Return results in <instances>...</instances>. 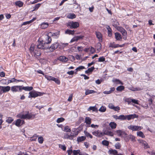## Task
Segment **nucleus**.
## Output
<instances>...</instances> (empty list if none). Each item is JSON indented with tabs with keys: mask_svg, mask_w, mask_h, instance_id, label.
I'll list each match as a JSON object with an SVG mask.
<instances>
[{
	"mask_svg": "<svg viewBox=\"0 0 155 155\" xmlns=\"http://www.w3.org/2000/svg\"><path fill=\"white\" fill-rule=\"evenodd\" d=\"M0 89L3 93H6L8 92L11 89V87L9 86H0Z\"/></svg>",
	"mask_w": 155,
	"mask_h": 155,
	"instance_id": "11",
	"label": "nucleus"
},
{
	"mask_svg": "<svg viewBox=\"0 0 155 155\" xmlns=\"http://www.w3.org/2000/svg\"><path fill=\"white\" fill-rule=\"evenodd\" d=\"M80 151H81L80 150H74L73 151V153L74 155H78L79 153H80Z\"/></svg>",
	"mask_w": 155,
	"mask_h": 155,
	"instance_id": "62",
	"label": "nucleus"
},
{
	"mask_svg": "<svg viewBox=\"0 0 155 155\" xmlns=\"http://www.w3.org/2000/svg\"><path fill=\"white\" fill-rule=\"evenodd\" d=\"M105 58L104 56H102L98 58V62H103L105 61Z\"/></svg>",
	"mask_w": 155,
	"mask_h": 155,
	"instance_id": "60",
	"label": "nucleus"
},
{
	"mask_svg": "<svg viewBox=\"0 0 155 155\" xmlns=\"http://www.w3.org/2000/svg\"><path fill=\"white\" fill-rule=\"evenodd\" d=\"M59 147L62 149L63 150H66V147L64 145L59 144Z\"/></svg>",
	"mask_w": 155,
	"mask_h": 155,
	"instance_id": "64",
	"label": "nucleus"
},
{
	"mask_svg": "<svg viewBox=\"0 0 155 155\" xmlns=\"http://www.w3.org/2000/svg\"><path fill=\"white\" fill-rule=\"evenodd\" d=\"M110 90L109 91H104L103 93L105 94H109L113 92L115 90V88L114 87H111Z\"/></svg>",
	"mask_w": 155,
	"mask_h": 155,
	"instance_id": "31",
	"label": "nucleus"
},
{
	"mask_svg": "<svg viewBox=\"0 0 155 155\" xmlns=\"http://www.w3.org/2000/svg\"><path fill=\"white\" fill-rule=\"evenodd\" d=\"M52 81H54L56 84L58 85L60 84L61 83L59 79L54 77Z\"/></svg>",
	"mask_w": 155,
	"mask_h": 155,
	"instance_id": "52",
	"label": "nucleus"
},
{
	"mask_svg": "<svg viewBox=\"0 0 155 155\" xmlns=\"http://www.w3.org/2000/svg\"><path fill=\"white\" fill-rule=\"evenodd\" d=\"M45 39L46 40L44 41L45 44L49 45L48 44L51 42V38L50 36L49 35L48 33L46 35V36Z\"/></svg>",
	"mask_w": 155,
	"mask_h": 155,
	"instance_id": "13",
	"label": "nucleus"
},
{
	"mask_svg": "<svg viewBox=\"0 0 155 155\" xmlns=\"http://www.w3.org/2000/svg\"><path fill=\"white\" fill-rule=\"evenodd\" d=\"M64 120V118L63 117H60L57 119L56 122L57 123H60L63 122Z\"/></svg>",
	"mask_w": 155,
	"mask_h": 155,
	"instance_id": "57",
	"label": "nucleus"
},
{
	"mask_svg": "<svg viewBox=\"0 0 155 155\" xmlns=\"http://www.w3.org/2000/svg\"><path fill=\"white\" fill-rule=\"evenodd\" d=\"M21 120L20 119H18L15 121V124L17 127H19L21 126Z\"/></svg>",
	"mask_w": 155,
	"mask_h": 155,
	"instance_id": "41",
	"label": "nucleus"
},
{
	"mask_svg": "<svg viewBox=\"0 0 155 155\" xmlns=\"http://www.w3.org/2000/svg\"><path fill=\"white\" fill-rule=\"evenodd\" d=\"M39 44L37 45V48H38V49H47L48 48L49 45H48L46 44H45L43 40L40 41V39L39 38L38 40Z\"/></svg>",
	"mask_w": 155,
	"mask_h": 155,
	"instance_id": "4",
	"label": "nucleus"
},
{
	"mask_svg": "<svg viewBox=\"0 0 155 155\" xmlns=\"http://www.w3.org/2000/svg\"><path fill=\"white\" fill-rule=\"evenodd\" d=\"M58 60L63 62L66 63L68 61V58L64 56H61L59 57Z\"/></svg>",
	"mask_w": 155,
	"mask_h": 155,
	"instance_id": "22",
	"label": "nucleus"
},
{
	"mask_svg": "<svg viewBox=\"0 0 155 155\" xmlns=\"http://www.w3.org/2000/svg\"><path fill=\"white\" fill-rule=\"evenodd\" d=\"M112 81L117 85L121 84L123 85V83L118 79L114 78L112 80Z\"/></svg>",
	"mask_w": 155,
	"mask_h": 155,
	"instance_id": "24",
	"label": "nucleus"
},
{
	"mask_svg": "<svg viewBox=\"0 0 155 155\" xmlns=\"http://www.w3.org/2000/svg\"><path fill=\"white\" fill-rule=\"evenodd\" d=\"M125 87L123 86L120 85L117 87L116 89L118 92H121L124 90Z\"/></svg>",
	"mask_w": 155,
	"mask_h": 155,
	"instance_id": "37",
	"label": "nucleus"
},
{
	"mask_svg": "<svg viewBox=\"0 0 155 155\" xmlns=\"http://www.w3.org/2000/svg\"><path fill=\"white\" fill-rule=\"evenodd\" d=\"M127 101L129 103L132 102L135 104H138V100H136L135 99H131L128 98L127 99Z\"/></svg>",
	"mask_w": 155,
	"mask_h": 155,
	"instance_id": "25",
	"label": "nucleus"
},
{
	"mask_svg": "<svg viewBox=\"0 0 155 155\" xmlns=\"http://www.w3.org/2000/svg\"><path fill=\"white\" fill-rule=\"evenodd\" d=\"M38 97V93L37 91H30L29 93V95L28 96V98H35Z\"/></svg>",
	"mask_w": 155,
	"mask_h": 155,
	"instance_id": "9",
	"label": "nucleus"
},
{
	"mask_svg": "<svg viewBox=\"0 0 155 155\" xmlns=\"http://www.w3.org/2000/svg\"><path fill=\"white\" fill-rule=\"evenodd\" d=\"M63 130L66 132H70L71 131V129L69 127L68 125H66L64 126V129Z\"/></svg>",
	"mask_w": 155,
	"mask_h": 155,
	"instance_id": "36",
	"label": "nucleus"
},
{
	"mask_svg": "<svg viewBox=\"0 0 155 155\" xmlns=\"http://www.w3.org/2000/svg\"><path fill=\"white\" fill-rule=\"evenodd\" d=\"M38 137V135H37L36 134H34L32 137H30V140L31 141H36L37 138Z\"/></svg>",
	"mask_w": 155,
	"mask_h": 155,
	"instance_id": "29",
	"label": "nucleus"
},
{
	"mask_svg": "<svg viewBox=\"0 0 155 155\" xmlns=\"http://www.w3.org/2000/svg\"><path fill=\"white\" fill-rule=\"evenodd\" d=\"M138 115L135 114H129L124 116V115H121L118 116L119 120H123L127 119L129 120L131 119H134L138 117Z\"/></svg>",
	"mask_w": 155,
	"mask_h": 155,
	"instance_id": "3",
	"label": "nucleus"
},
{
	"mask_svg": "<svg viewBox=\"0 0 155 155\" xmlns=\"http://www.w3.org/2000/svg\"><path fill=\"white\" fill-rule=\"evenodd\" d=\"M89 51L92 54H93L95 52V49L92 47H89Z\"/></svg>",
	"mask_w": 155,
	"mask_h": 155,
	"instance_id": "61",
	"label": "nucleus"
},
{
	"mask_svg": "<svg viewBox=\"0 0 155 155\" xmlns=\"http://www.w3.org/2000/svg\"><path fill=\"white\" fill-rule=\"evenodd\" d=\"M108 107L110 109H113L115 111L117 112L120 110V107L118 106L115 107L112 103H110L108 105Z\"/></svg>",
	"mask_w": 155,
	"mask_h": 155,
	"instance_id": "12",
	"label": "nucleus"
},
{
	"mask_svg": "<svg viewBox=\"0 0 155 155\" xmlns=\"http://www.w3.org/2000/svg\"><path fill=\"white\" fill-rule=\"evenodd\" d=\"M26 114H25L20 113L18 114L17 117L23 119H32L35 118V114H32L31 113H29V112H26Z\"/></svg>",
	"mask_w": 155,
	"mask_h": 155,
	"instance_id": "2",
	"label": "nucleus"
},
{
	"mask_svg": "<svg viewBox=\"0 0 155 155\" xmlns=\"http://www.w3.org/2000/svg\"><path fill=\"white\" fill-rule=\"evenodd\" d=\"M84 133L85 135V136L87 137H89L90 138L92 139L93 138L92 136L88 132L86 131H84Z\"/></svg>",
	"mask_w": 155,
	"mask_h": 155,
	"instance_id": "53",
	"label": "nucleus"
},
{
	"mask_svg": "<svg viewBox=\"0 0 155 155\" xmlns=\"http://www.w3.org/2000/svg\"><path fill=\"white\" fill-rule=\"evenodd\" d=\"M48 33L50 36L54 37L55 38H58V35L57 33H52L49 32Z\"/></svg>",
	"mask_w": 155,
	"mask_h": 155,
	"instance_id": "39",
	"label": "nucleus"
},
{
	"mask_svg": "<svg viewBox=\"0 0 155 155\" xmlns=\"http://www.w3.org/2000/svg\"><path fill=\"white\" fill-rule=\"evenodd\" d=\"M140 142L142 144L145 149H147L150 148V147L148 145V143L145 141L143 140H140Z\"/></svg>",
	"mask_w": 155,
	"mask_h": 155,
	"instance_id": "23",
	"label": "nucleus"
},
{
	"mask_svg": "<svg viewBox=\"0 0 155 155\" xmlns=\"http://www.w3.org/2000/svg\"><path fill=\"white\" fill-rule=\"evenodd\" d=\"M109 152L110 154H113L114 155H116L118 153V152L117 150L112 149L110 150Z\"/></svg>",
	"mask_w": 155,
	"mask_h": 155,
	"instance_id": "38",
	"label": "nucleus"
},
{
	"mask_svg": "<svg viewBox=\"0 0 155 155\" xmlns=\"http://www.w3.org/2000/svg\"><path fill=\"white\" fill-rule=\"evenodd\" d=\"M78 40L77 36L74 37L71 40V42H72L74 41H77Z\"/></svg>",
	"mask_w": 155,
	"mask_h": 155,
	"instance_id": "63",
	"label": "nucleus"
},
{
	"mask_svg": "<svg viewBox=\"0 0 155 155\" xmlns=\"http://www.w3.org/2000/svg\"><path fill=\"white\" fill-rule=\"evenodd\" d=\"M102 144L104 146H108L109 145V142L106 140H103L102 142Z\"/></svg>",
	"mask_w": 155,
	"mask_h": 155,
	"instance_id": "56",
	"label": "nucleus"
},
{
	"mask_svg": "<svg viewBox=\"0 0 155 155\" xmlns=\"http://www.w3.org/2000/svg\"><path fill=\"white\" fill-rule=\"evenodd\" d=\"M96 35L97 38L98 39L100 42L102 41V34L99 32H96Z\"/></svg>",
	"mask_w": 155,
	"mask_h": 155,
	"instance_id": "20",
	"label": "nucleus"
},
{
	"mask_svg": "<svg viewBox=\"0 0 155 155\" xmlns=\"http://www.w3.org/2000/svg\"><path fill=\"white\" fill-rule=\"evenodd\" d=\"M124 46V44H123L122 45H119L118 44H110V47L114 48H116L119 47H122Z\"/></svg>",
	"mask_w": 155,
	"mask_h": 155,
	"instance_id": "26",
	"label": "nucleus"
},
{
	"mask_svg": "<svg viewBox=\"0 0 155 155\" xmlns=\"http://www.w3.org/2000/svg\"><path fill=\"white\" fill-rule=\"evenodd\" d=\"M23 4V3L20 1H17L15 2V5L18 6L19 7H22Z\"/></svg>",
	"mask_w": 155,
	"mask_h": 155,
	"instance_id": "40",
	"label": "nucleus"
},
{
	"mask_svg": "<svg viewBox=\"0 0 155 155\" xmlns=\"http://www.w3.org/2000/svg\"><path fill=\"white\" fill-rule=\"evenodd\" d=\"M59 46V44L57 42L54 43L52 44L48 48L51 52H52L57 48Z\"/></svg>",
	"mask_w": 155,
	"mask_h": 155,
	"instance_id": "10",
	"label": "nucleus"
},
{
	"mask_svg": "<svg viewBox=\"0 0 155 155\" xmlns=\"http://www.w3.org/2000/svg\"><path fill=\"white\" fill-rule=\"evenodd\" d=\"M85 122L87 124L90 125L91 123V119L89 117H86L85 119Z\"/></svg>",
	"mask_w": 155,
	"mask_h": 155,
	"instance_id": "28",
	"label": "nucleus"
},
{
	"mask_svg": "<svg viewBox=\"0 0 155 155\" xmlns=\"http://www.w3.org/2000/svg\"><path fill=\"white\" fill-rule=\"evenodd\" d=\"M128 128L132 131H137L142 129L143 127H140L138 126L131 125L128 126Z\"/></svg>",
	"mask_w": 155,
	"mask_h": 155,
	"instance_id": "8",
	"label": "nucleus"
},
{
	"mask_svg": "<svg viewBox=\"0 0 155 155\" xmlns=\"http://www.w3.org/2000/svg\"><path fill=\"white\" fill-rule=\"evenodd\" d=\"M72 137L74 139V137H76L78 134V131L77 130V129L76 128H73L72 129V131L71 133Z\"/></svg>",
	"mask_w": 155,
	"mask_h": 155,
	"instance_id": "15",
	"label": "nucleus"
},
{
	"mask_svg": "<svg viewBox=\"0 0 155 155\" xmlns=\"http://www.w3.org/2000/svg\"><path fill=\"white\" fill-rule=\"evenodd\" d=\"M117 29L118 31H120L121 33L123 32L124 31H125L126 30L120 26H118V27L117 28Z\"/></svg>",
	"mask_w": 155,
	"mask_h": 155,
	"instance_id": "58",
	"label": "nucleus"
},
{
	"mask_svg": "<svg viewBox=\"0 0 155 155\" xmlns=\"http://www.w3.org/2000/svg\"><path fill=\"white\" fill-rule=\"evenodd\" d=\"M106 110V108L105 106H102L99 109V111L101 112H104Z\"/></svg>",
	"mask_w": 155,
	"mask_h": 155,
	"instance_id": "51",
	"label": "nucleus"
},
{
	"mask_svg": "<svg viewBox=\"0 0 155 155\" xmlns=\"http://www.w3.org/2000/svg\"><path fill=\"white\" fill-rule=\"evenodd\" d=\"M115 132L117 134V135L119 137H123L124 135L126 134V132L121 130H117Z\"/></svg>",
	"mask_w": 155,
	"mask_h": 155,
	"instance_id": "14",
	"label": "nucleus"
},
{
	"mask_svg": "<svg viewBox=\"0 0 155 155\" xmlns=\"http://www.w3.org/2000/svg\"><path fill=\"white\" fill-rule=\"evenodd\" d=\"M86 137L84 136L78 137L77 138V141L78 142H82L86 139Z\"/></svg>",
	"mask_w": 155,
	"mask_h": 155,
	"instance_id": "30",
	"label": "nucleus"
},
{
	"mask_svg": "<svg viewBox=\"0 0 155 155\" xmlns=\"http://www.w3.org/2000/svg\"><path fill=\"white\" fill-rule=\"evenodd\" d=\"M11 91L13 93L21 92V85H15L11 87Z\"/></svg>",
	"mask_w": 155,
	"mask_h": 155,
	"instance_id": "6",
	"label": "nucleus"
},
{
	"mask_svg": "<svg viewBox=\"0 0 155 155\" xmlns=\"http://www.w3.org/2000/svg\"><path fill=\"white\" fill-rule=\"evenodd\" d=\"M41 4L40 3H38L36 4L35 7L33 8L34 10H33V11L38 9L39 8Z\"/></svg>",
	"mask_w": 155,
	"mask_h": 155,
	"instance_id": "59",
	"label": "nucleus"
},
{
	"mask_svg": "<svg viewBox=\"0 0 155 155\" xmlns=\"http://www.w3.org/2000/svg\"><path fill=\"white\" fill-rule=\"evenodd\" d=\"M67 17L70 19H72L75 18L76 16L74 13H70L68 15Z\"/></svg>",
	"mask_w": 155,
	"mask_h": 155,
	"instance_id": "33",
	"label": "nucleus"
},
{
	"mask_svg": "<svg viewBox=\"0 0 155 155\" xmlns=\"http://www.w3.org/2000/svg\"><path fill=\"white\" fill-rule=\"evenodd\" d=\"M44 77L48 80L50 81H52L54 78V77L46 74L44 75Z\"/></svg>",
	"mask_w": 155,
	"mask_h": 155,
	"instance_id": "45",
	"label": "nucleus"
},
{
	"mask_svg": "<svg viewBox=\"0 0 155 155\" xmlns=\"http://www.w3.org/2000/svg\"><path fill=\"white\" fill-rule=\"evenodd\" d=\"M48 26V24L47 23H43L41 25V27L43 29H45Z\"/></svg>",
	"mask_w": 155,
	"mask_h": 155,
	"instance_id": "44",
	"label": "nucleus"
},
{
	"mask_svg": "<svg viewBox=\"0 0 155 155\" xmlns=\"http://www.w3.org/2000/svg\"><path fill=\"white\" fill-rule=\"evenodd\" d=\"M109 125L112 129H114L116 128L117 125L115 122H111L110 123Z\"/></svg>",
	"mask_w": 155,
	"mask_h": 155,
	"instance_id": "32",
	"label": "nucleus"
},
{
	"mask_svg": "<svg viewBox=\"0 0 155 155\" xmlns=\"http://www.w3.org/2000/svg\"><path fill=\"white\" fill-rule=\"evenodd\" d=\"M21 91L22 90H24L26 91H32L33 89V87H32L30 86H23L22 85H21Z\"/></svg>",
	"mask_w": 155,
	"mask_h": 155,
	"instance_id": "21",
	"label": "nucleus"
},
{
	"mask_svg": "<svg viewBox=\"0 0 155 155\" xmlns=\"http://www.w3.org/2000/svg\"><path fill=\"white\" fill-rule=\"evenodd\" d=\"M115 38L117 41H121L122 39L121 35L118 32H116L114 34Z\"/></svg>",
	"mask_w": 155,
	"mask_h": 155,
	"instance_id": "18",
	"label": "nucleus"
},
{
	"mask_svg": "<svg viewBox=\"0 0 155 155\" xmlns=\"http://www.w3.org/2000/svg\"><path fill=\"white\" fill-rule=\"evenodd\" d=\"M14 121V119L12 117H7L6 122L8 124L11 123Z\"/></svg>",
	"mask_w": 155,
	"mask_h": 155,
	"instance_id": "43",
	"label": "nucleus"
},
{
	"mask_svg": "<svg viewBox=\"0 0 155 155\" xmlns=\"http://www.w3.org/2000/svg\"><path fill=\"white\" fill-rule=\"evenodd\" d=\"M96 48L97 49V51H100L101 49V45L100 42L97 43L96 46Z\"/></svg>",
	"mask_w": 155,
	"mask_h": 155,
	"instance_id": "42",
	"label": "nucleus"
},
{
	"mask_svg": "<svg viewBox=\"0 0 155 155\" xmlns=\"http://www.w3.org/2000/svg\"><path fill=\"white\" fill-rule=\"evenodd\" d=\"M95 68L94 66L92 67L91 68H89L86 71H85V73L87 74L90 72H91Z\"/></svg>",
	"mask_w": 155,
	"mask_h": 155,
	"instance_id": "46",
	"label": "nucleus"
},
{
	"mask_svg": "<svg viewBox=\"0 0 155 155\" xmlns=\"http://www.w3.org/2000/svg\"><path fill=\"white\" fill-rule=\"evenodd\" d=\"M123 35V38L124 40L127 39V33L126 30L122 33Z\"/></svg>",
	"mask_w": 155,
	"mask_h": 155,
	"instance_id": "49",
	"label": "nucleus"
},
{
	"mask_svg": "<svg viewBox=\"0 0 155 155\" xmlns=\"http://www.w3.org/2000/svg\"><path fill=\"white\" fill-rule=\"evenodd\" d=\"M24 81L22 80H17L15 78H12L10 80H8L7 83L6 84H8L9 83L16 82L17 83L20 82H23Z\"/></svg>",
	"mask_w": 155,
	"mask_h": 155,
	"instance_id": "17",
	"label": "nucleus"
},
{
	"mask_svg": "<svg viewBox=\"0 0 155 155\" xmlns=\"http://www.w3.org/2000/svg\"><path fill=\"white\" fill-rule=\"evenodd\" d=\"M67 26L71 29H75L79 26V24L78 22L71 21L67 23Z\"/></svg>",
	"mask_w": 155,
	"mask_h": 155,
	"instance_id": "5",
	"label": "nucleus"
},
{
	"mask_svg": "<svg viewBox=\"0 0 155 155\" xmlns=\"http://www.w3.org/2000/svg\"><path fill=\"white\" fill-rule=\"evenodd\" d=\"M36 19V18H33L31 20L29 21H25L22 24V25H26L27 24H30L33 22Z\"/></svg>",
	"mask_w": 155,
	"mask_h": 155,
	"instance_id": "27",
	"label": "nucleus"
},
{
	"mask_svg": "<svg viewBox=\"0 0 155 155\" xmlns=\"http://www.w3.org/2000/svg\"><path fill=\"white\" fill-rule=\"evenodd\" d=\"M85 68L84 66H79L75 70L76 71V72H75V74H77V72L78 71H80L82 70H83V69H84Z\"/></svg>",
	"mask_w": 155,
	"mask_h": 155,
	"instance_id": "50",
	"label": "nucleus"
},
{
	"mask_svg": "<svg viewBox=\"0 0 155 155\" xmlns=\"http://www.w3.org/2000/svg\"><path fill=\"white\" fill-rule=\"evenodd\" d=\"M63 138L64 139H69L70 140H72L73 139L71 134H69L68 133H66L64 134Z\"/></svg>",
	"mask_w": 155,
	"mask_h": 155,
	"instance_id": "19",
	"label": "nucleus"
},
{
	"mask_svg": "<svg viewBox=\"0 0 155 155\" xmlns=\"http://www.w3.org/2000/svg\"><path fill=\"white\" fill-rule=\"evenodd\" d=\"M122 137L124 138V139L125 141L127 142L130 140L129 135H128L126 133V134L125 135H124Z\"/></svg>",
	"mask_w": 155,
	"mask_h": 155,
	"instance_id": "47",
	"label": "nucleus"
},
{
	"mask_svg": "<svg viewBox=\"0 0 155 155\" xmlns=\"http://www.w3.org/2000/svg\"><path fill=\"white\" fill-rule=\"evenodd\" d=\"M137 136L141 137L143 138H144L145 137V136L143 132L141 131L137 132Z\"/></svg>",
	"mask_w": 155,
	"mask_h": 155,
	"instance_id": "48",
	"label": "nucleus"
},
{
	"mask_svg": "<svg viewBox=\"0 0 155 155\" xmlns=\"http://www.w3.org/2000/svg\"><path fill=\"white\" fill-rule=\"evenodd\" d=\"M29 51L32 55L37 58H39L41 54L40 50L38 48H35V45L34 44L31 45Z\"/></svg>",
	"mask_w": 155,
	"mask_h": 155,
	"instance_id": "1",
	"label": "nucleus"
},
{
	"mask_svg": "<svg viewBox=\"0 0 155 155\" xmlns=\"http://www.w3.org/2000/svg\"><path fill=\"white\" fill-rule=\"evenodd\" d=\"M95 93H96V91L93 90L87 89L85 91V94L86 95H88L90 94Z\"/></svg>",
	"mask_w": 155,
	"mask_h": 155,
	"instance_id": "35",
	"label": "nucleus"
},
{
	"mask_svg": "<svg viewBox=\"0 0 155 155\" xmlns=\"http://www.w3.org/2000/svg\"><path fill=\"white\" fill-rule=\"evenodd\" d=\"M38 141L39 143L42 144L43 143L44 141L43 138L42 137H38Z\"/></svg>",
	"mask_w": 155,
	"mask_h": 155,
	"instance_id": "54",
	"label": "nucleus"
},
{
	"mask_svg": "<svg viewBox=\"0 0 155 155\" xmlns=\"http://www.w3.org/2000/svg\"><path fill=\"white\" fill-rule=\"evenodd\" d=\"M75 31L74 30H71L69 29H67L65 31V33L69 35H74Z\"/></svg>",
	"mask_w": 155,
	"mask_h": 155,
	"instance_id": "34",
	"label": "nucleus"
},
{
	"mask_svg": "<svg viewBox=\"0 0 155 155\" xmlns=\"http://www.w3.org/2000/svg\"><path fill=\"white\" fill-rule=\"evenodd\" d=\"M106 28L107 30V35L109 37H111L112 35V30L110 26L108 25H106Z\"/></svg>",
	"mask_w": 155,
	"mask_h": 155,
	"instance_id": "16",
	"label": "nucleus"
},
{
	"mask_svg": "<svg viewBox=\"0 0 155 155\" xmlns=\"http://www.w3.org/2000/svg\"><path fill=\"white\" fill-rule=\"evenodd\" d=\"M92 134L93 135L95 136L99 137H101L104 136L105 134H106L105 132H103L99 130H97V131H95L92 132Z\"/></svg>",
	"mask_w": 155,
	"mask_h": 155,
	"instance_id": "7",
	"label": "nucleus"
},
{
	"mask_svg": "<svg viewBox=\"0 0 155 155\" xmlns=\"http://www.w3.org/2000/svg\"><path fill=\"white\" fill-rule=\"evenodd\" d=\"M115 147L116 149H120L121 147V145L120 143L117 142L115 144Z\"/></svg>",
	"mask_w": 155,
	"mask_h": 155,
	"instance_id": "55",
	"label": "nucleus"
}]
</instances>
